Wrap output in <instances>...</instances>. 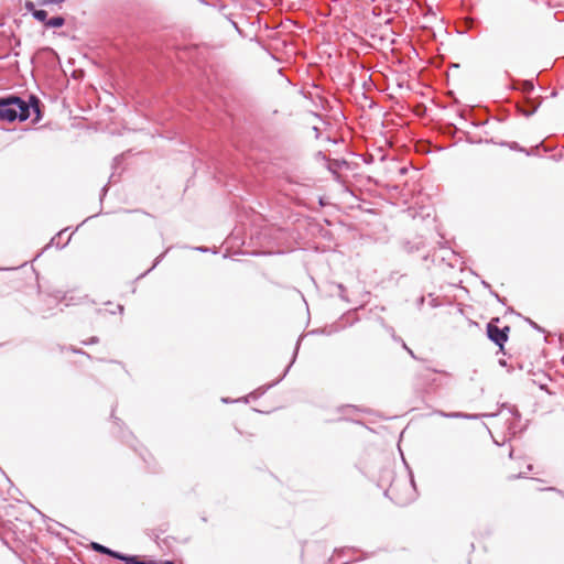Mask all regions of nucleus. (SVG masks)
I'll return each instance as SVG.
<instances>
[{
    "label": "nucleus",
    "mask_w": 564,
    "mask_h": 564,
    "mask_svg": "<svg viewBox=\"0 0 564 564\" xmlns=\"http://www.w3.org/2000/svg\"><path fill=\"white\" fill-rule=\"evenodd\" d=\"M64 2V0H40V6H43V7H46V6H51V4H56L58 7L62 6V3Z\"/></svg>",
    "instance_id": "9"
},
{
    "label": "nucleus",
    "mask_w": 564,
    "mask_h": 564,
    "mask_svg": "<svg viewBox=\"0 0 564 564\" xmlns=\"http://www.w3.org/2000/svg\"><path fill=\"white\" fill-rule=\"evenodd\" d=\"M535 111V109L531 110V111H523V116L525 117H530L533 112Z\"/></svg>",
    "instance_id": "16"
},
{
    "label": "nucleus",
    "mask_w": 564,
    "mask_h": 564,
    "mask_svg": "<svg viewBox=\"0 0 564 564\" xmlns=\"http://www.w3.org/2000/svg\"><path fill=\"white\" fill-rule=\"evenodd\" d=\"M229 23H230V25H231L235 30L239 31L238 25H237V23H236L235 21H231V20H230V21H229Z\"/></svg>",
    "instance_id": "15"
},
{
    "label": "nucleus",
    "mask_w": 564,
    "mask_h": 564,
    "mask_svg": "<svg viewBox=\"0 0 564 564\" xmlns=\"http://www.w3.org/2000/svg\"><path fill=\"white\" fill-rule=\"evenodd\" d=\"M529 323H530V325H531L533 328H535V329H538V330H541V328L538 326V324H536V323H534L533 321L529 319Z\"/></svg>",
    "instance_id": "14"
},
{
    "label": "nucleus",
    "mask_w": 564,
    "mask_h": 564,
    "mask_svg": "<svg viewBox=\"0 0 564 564\" xmlns=\"http://www.w3.org/2000/svg\"><path fill=\"white\" fill-rule=\"evenodd\" d=\"M94 549L97 550L100 553L111 555L112 557H116V558L117 557H122L121 554H119L117 552H113V551L109 550L108 547L102 546V545L97 544V543H94Z\"/></svg>",
    "instance_id": "4"
},
{
    "label": "nucleus",
    "mask_w": 564,
    "mask_h": 564,
    "mask_svg": "<svg viewBox=\"0 0 564 564\" xmlns=\"http://www.w3.org/2000/svg\"><path fill=\"white\" fill-rule=\"evenodd\" d=\"M386 495L399 506H405L415 498V487L411 479L405 480H393L390 487L386 490Z\"/></svg>",
    "instance_id": "2"
},
{
    "label": "nucleus",
    "mask_w": 564,
    "mask_h": 564,
    "mask_svg": "<svg viewBox=\"0 0 564 564\" xmlns=\"http://www.w3.org/2000/svg\"><path fill=\"white\" fill-rule=\"evenodd\" d=\"M25 9L31 12L34 15V11H37L39 9H35V4L31 1L25 2Z\"/></svg>",
    "instance_id": "10"
},
{
    "label": "nucleus",
    "mask_w": 564,
    "mask_h": 564,
    "mask_svg": "<svg viewBox=\"0 0 564 564\" xmlns=\"http://www.w3.org/2000/svg\"><path fill=\"white\" fill-rule=\"evenodd\" d=\"M30 117L29 106L19 97L0 98V120L1 121H14L19 119L21 121L26 120Z\"/></svg>",
    "instance_id": "1"
},
{
    "label": "nucleus",
    "mask_w": 564,
    "mask_h": 564,
    "mask_svg": "<svg viewBox=\"0 0 564 564\" xmlns=\"http://www.w3.org/2000/svg\"><path fill=\"white\" fill-rule=\"evenodd\" d=\"M297 349H299V345H297V346H296V348H295V351H294V355H293L292 361L290 362V365H288V367H286V369H285V371H284V373H283V376H282V377H284V376L286 375V372H288V371H289V369L291 368L292 364L294 362L295 357H296V354H297Z\"/></svg>",
    "instance_id": "12"
},
{
    "label": "nucleus",
    "mask_w": 564,
    "mask_h": 564,
    "mask_svg": "<svg viewBox=\"0 0 564 564\" xmlns=\"http://www.w3.org/2000/svg\"><path fill=\"white\" fill-rule=\"evenodd\" d=\"M65 23V20L64 18L62 17H54L50 20L46 21V26H50V28H61L63 26Z\"/></svg>",
    "instance_id": "5"
},
{
    "label": "nucleus",
    "mask_w": 564,
    "mask_h": 564,
    "mask_svg": "<svg viewBox=\"0 0 564 564\" xmlns=\"http://www.w3.org/2000/svg\"><path fill=\"white\" fill-rule=\"evenodd\" d=\"M534 86L531 82H525L524 85H523V89L524 91L529 93L531 90H533Z\"/></svg>",
    "instance_id": "13"
},
{
    "label": "nucleus",
    "mask_w": 564,
    "mask_h": 564,
    "mask_svg": "<svg viewBox=\"0 0 564 564\" xmlns=\"http://www.w3.org/2000/svg\"><path fill=\"white\" fill-rule=\"evenodd\" d=\"M35 110L39 112V105H37V101H35Z\"/></svg>",
    "instance_id": "18"
},
{
    "label": "nucleus",
    "mask_w": 564,
    "mask_h": 564,
    "mask_svg": "<svg viewBox=\"0 0 564 564\" xmlns=\"http://www.w3.org/2000/svg\"><path fill=\"white\" fill-rule=\"evenodd\" d=\"M346 164H347L346 161L334 160V161L329 162L328 170L330 172H333L334 174H336L337 173L336 171Z\"/></svg>",
    "instance_id": "6"
},
{
    "label": "nucleus",
    "mask_w": 564,
    "mask_h": 564,
    "mask_svg": "<svg viewBox=\"0 0 564 564\" xmlns=\"http://www.w3.org/2000/svg\"><path fill=\"white\" fill-rule=\"evenodd\" d=\"M119 558L126 561L127 563H131V564H156V562H153V561L148 562V563L140 562L138 560V557H135V556L128 557V556L122 555V557H119Z\"/></svg>",
    "instance_id": "7"
},
{
    "label": "nucleus",
    "mask_w": 564,
    "mask_h": 564,
    "mask_svg": "<svg viewBox=\"0 0 564 564\" xmlns=\"http://www.w3.org/2000/svg\"><path fill=\"white\" fill-rule=\"evenodd\" d=\"M156 564H174L172 561H162V562H159Z\"/></svg>",
    "instance_id": "17"
},
{
    "label": "nucleus",
    "mask_w": 564,
    "mask_h": 564,
    "mask_svg": "<svg viewBox=\"0 0 564 564\" xmlns=\"http://www.w3.org/2000/svg\"><path fill=\"white\" fill-rule=\"evenodd\" d=\"M442 415L445 417H468L462 413H442Z\"/></svg>",
    "instance_id": "11"
},
{
    "label": "nucleus",
    "mask_w": 564,
    "mask_h": 564,
    "mask_svg": "<svg viewBox=\"0 0 564 564\" xmlns=\"http://www.w3.org/2000/svg\"><path fill=\"white\" fill-rule=\"evenodd\" d=\"M37 21L40 22H45L46 23V18H47V12L45 10H37V11H34V15H33Z\"/></svg>",
    "instance_id": "8"
},
{
    "label": "nucleus",
    "mask_w": 564,
    "mask_h": 564,
    "mask_svg": "<svg viewBox=\"0 0 564 564\" xmlns=\"http://www.w3.org/2000/svg\"><path fill=\"white\" fill-rule=\"evenodd\" d=\"M499 319H495V322H498ZM509 327L506 326L505 328H499L494 321L488 323L487 325V335L491 341H494L497 346L500 348L503 347L505 343L508 340V332Z\"/></svg>",
    "instance_id": "3"
}]
</instances>
